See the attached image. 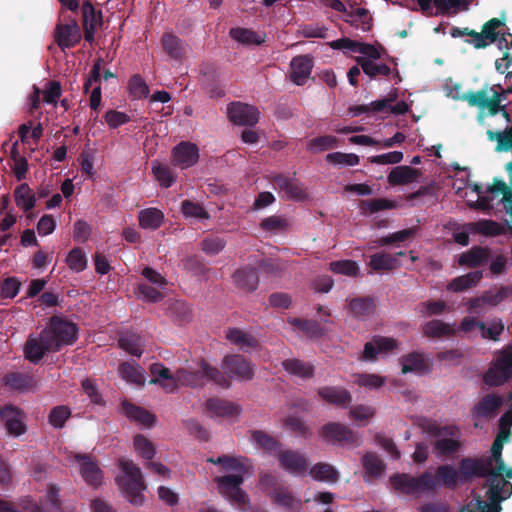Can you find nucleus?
Masks as SVG:
<instances>
[{"label":"nucleus","instance_id":"nucleus-1","mask_svg":"<svg viewBox=\"0 0 512 512\" xmlns=\"http://www.w3.org/2000/svg\"><path fill=\"white\" fill-rule=\"evenodd\" d=\"M119 467L122 476L116 478L124 497L132 504L140 506L144 503L143 491L147 488L140 468L132 460L120 459Z\"/></svg>","mask_w":512,"mask_h":512},{"label":"nucleus","instance_id":"nucleus-2","mask_svg":"<svg viewBox=\"0 0 512 512\" xmlns=\"http://www.w3.org/2000/svg\"><path fill=\"white\" fill-rule=\"evenodd\" d=\"M498 86L485 85L477 91H468L461 97L469 106L476 107L481 111L487 110L490 116L501 114L507 122L511 121L510 113L506 109V105L502 104L503 93L496 90Z\"/></svg>","mask_w":512,"mask_h":512},{"label":"nucleus","instance_id":"nucleus-3","mask_svg":"<svg viewBox=\"0 0 512 512\" xmlns=\"http://www.w3.org/2000/svg\"><path fill=\"white\" fill-rule=\"evenodd\" d=\"M43 332L44 338L55 345L56 352L60 351L62 346L72 345L78 338L77 325L59 316H52Z\"/></svg>","mask_w":512,"mask_h":512},{"label":"nucleus","instance_id":"nucleus-4","mask_svg":"<svg viewBox=\"0 0 512 512\" xmlns=\"http://www.w3.org/2000/svg\"><path fill=\"white\" fill-rule=\"evenodd\" d=\"M512 376V343L501 350L492 366L484 374L485 384L496 387L504 384Z\"/></svg>","mask_w":512,"mask_h":512},{"label":"nucleus","instance_id":"nucleus-5","mask_svg":"<svg viewBox=\"0 0 512 512\" xmlns=\"http://www.w3.org/2000/svg\"><path fill=\"white\" fill-rule=\"evenodd\" d=\"M430 432L436 437L433 448L438 457L453 456L460 451L462 444L456 427H435Z\"/></svg>","mask_w":512,"mask_h":512},{"label":"nucleus","instance_id":"nucleus-6","mask_svg":"<svg viewBox=\"0 0 512 512\" xmlns=\"http://www.w3.org/2000/svg\"><path fill=\"white\" fill-rule=\"evenodd\" d=\"M219 492L228 498L232 503L245 508L249 504L248 494L241 488L244 482V475L229 474L215 478Z\"/></svg>","mask_w":512,"mask_h":512},{"label":"nucleus","instance_id":"nucleus-7","mask_svg":"<svg viewBox=\"0 0 512 512\" xmlns=\"http://www.w3.org/2000/svg\"><path fill=\"white\" fill-rule=\"evenodd\" d=\"M219 492L228 498L232 503L245 508L249 504L248 494L241 488L244 482V475L229 474L215 478Z\"/></svg>","mask_w":512,"mask_h":512},{"label":"nucleus","instance_id":"nucleus-8","mask_svg":"<svg viewBox=\"0 0 512 512\" xmlns=\"http://www.w3.org/2000/svg\"><path fill=\"white\" fill-rule=\"evenodd\" d=\"M389 481L394 490L405 495L428 491V486L432 483L430 476L425 472L417 477L407 473H395L390 476Z\"/></svg>","mask_w":512,"mask_h":512},{"label":"nucleus","instance_id":"nucleus-9","mask_svg":"<svg viewBox=\"0 0 512 512\" xmlns=\"http://www.w3.org/2000/svg\"><path fill=\"white\" fill-rule=\"evenodd\" d=\"M319 436L328 444L359 446V438L348 426L339 422H329L321 427Z\"/></svg>","mask_w":512,"mask_h":512},{"label":"nucleus","instance_id":"nucleus-10","mask_svg":"<svg viewBox=\"0 0 512 512\" xmlns=\"http://www.w3.org/2000/svg\"><path fill=\"white\" fill-rule=\"evenodd\" d=\"M510 297L512 298V285L493 286L480 296L471 298L468 310L470 313L480 314L485 306L495 307Z\"/></svg>","mask_w":512,"mask_h":512},{"label":"nucleus","instance_id":"nucleus-11","mask_svg":"<svg viewBox=\"0 0 512 512\" xmlns=\"http://www.w3.org/2000/svg\"><path fill=\"white\" fill-rule=\"evenodd\" d=\"M254 365L239 354L227 355L222 361V369L229 378L249 381L254 377Z\"/></svg>","mask_w":512,"mask_h":512},{"label":"nucleus","instance_id":"nucleus-12","mask_svg":"<svg viewBox=\"0 0 512 512\" xmlns=\"http://www.w3.org/2000/svg\"><path fill=\"white\" fill-rule=\"evenodd\" d=\"M491 463L484 458L464 457L458 462V474L461 484H466L474 478H485L489 474Z\"/></svg>","mask_w":512,"mask_h":512},{"label":"nucleus","instance_id":"nucleus-13","mask_svg":"<svg viewBox=\"0 0 512 512\" xmlns=\"http://www.w3.org/2000/svg\"><path fill=\"white\" fill-rule=\"evenodd\" d=\"M425 473H428L432 481L428 486V491H435L441 487L454 490L462 485L457 469L451 464L438 466L435 473L431 471H425Z\"/></svg>","mask_w":512,"mask_h":512},{"label":"nucleus","instance_id":"nucleus-14","mask_svg":"<svg viewBox=\"0 0 512 512\" xmlns=\"http://www.w3.org/2000/svg\"><path fill=\"white\" fill-rule=\"evenodd\" d=\"M229 120L239 126H255L260 117V112L255 106L242 103L232 102L227 107Z\"/></svg>","mask_w":512,"mask_h":512},{"label":"nucleus","instance_id":"nucleus-15","mask_svg":"<svg viewBox=\"0 0 512 512\" xmlns=\"http://www.w3.org/2000/svg\"><path fill=\"white\" fill-rule=\"evenodd\" d=\"M506 28L505 20L499 18H492L485 22L482 26V31L477 32L476 39L467 40L466 42L472 44L476 49H484L490 43H495Z\"/></svg>","mask_w":512,"mask_h":512},{"label":"nucleus","instance_id":"nucleus-16","mask_svg":"<svg viewBox=\"0 0 512 512\" xmlns=\"http://www.w3.org/2000/svg\"><path fill=\"white\" fill-rule=\"evenodd\" d=\"M81 31L76 19L67 23H58L54 30V39L61 50L75 47L81 40Z\"/></svg>","mask_w":512,"mask_h":512},{"label":"nucleus","instance_id":"nucleus-17","mask_svg":"<svg viewBox=\"0 0 512 512\" xmlns=\"http://www.w3.org/2000/svg\"><path fill=\"white\" fill-rule=\"evenodd\" d=\"M82 26L84 30V39L92 44L95 40V33L103 24V14L101 10H96L91 1H84L81 7Z\"/></svg>","mask_w":512,"mask_h":512},{"label":"nucleus","instance_id":"nucleus-18","mask_svg":"<svg viewBox=\"0 0 512 512\" xmlns=\"http://www.w3.org/2000/svg\"><path fill=\"white\" fill-rule=\"evenodd\" d=\"M279 465L289 474L304 475L309 468V462L304 454L296 450H280L277 454Z\"/></svg>","mask_w":512,"mask_h":512},{"label":"nucleus","instance_id":"nucleus-19","mask_svg":"<svg viewBox=\"0 0 512 512\" xmlns=\"http://www.w3.org/2000/svg\"><path fill=\"white\" fill-rule=\"evenodd\" d=\"M199 159V149L196 144L182 141L171 151V163L181 169L194 166Z\"/></svg>","mask_w":512,"mask_h":512},{"label":"nucleus","instance_id":"nucleus-20","mask_svg":"<svg viewBox=\"0 0 512 512\" xmlns=\"http://www.w3.org/2000/svg\"><path fill=\"white\" fill-rule=\"evenodd\" d=\"M0 417L10 435L19 437L27 431V426L24 423L25 414L20 408L5 405L0 409Z\"/></svg>","mask_w":512,"mask_h":512},{"label":"nucleus","instance_id":"nucleus-21","mask_svg":"<svg viewBox=\"0 0 512 512\" xmlns=\"http://www.w3.org/2000/svg\"><path fill=\"white\" fill-rule=\"evenodd\" d=\"M48 352H56L55 345L44 338L43 330L38 338L29 336L24 346V356L29 362L38 364Z\"/></svg>","mask_w":512,"mask_h":512},{"label":"nucleus","instance_id":"nucleus-22","mask_svg":"<svg viewBox=\"0 0 512 512\" xmlns=\"http://www.w3.org/2000/svg\"><path fill=\"white\" fill-rule=\"evenodd\" d=\"M484 484L487 487L486 497L488 500L503 502L512 495V483L503 475L491 474L486 476Z\"/></svg>","mask_w":512,"mask_h":512},{"label":"nucleus","instance_id":"nucleus-23","mask_svg":"<svg viewBox=\"0 0 512 512\" xmlns=\"http://www.w3.org/2000/svg\"><path fill=\"white\" fill-rule=\"evenodd\" d=\"M72 458L79 464L80 474L87 484L97 487L102 483V471L89 455L75 453Z\"/></svg>","mask_w":512,"mask_h":512},{"label":"nucleus","instance_id":"nucleus-24","mask_svg":"<svg viewBox=\"0 0 512 512\" xmlns=\"http://www.w3.org/2000/svg\"><path fill=\"white\" fill-rule=\"evenodd\" d=\"M491 252L488 246L475 245L459 255L458 264L468 268L484 266L489 262Z\"/></svg>","mask_w":512,"mask_h":512},{"label":"nucleus","instance_id":"nucleus-25","mask_svg":"<svg viewBox=\"0 0 512 512\" xmlns=\"http://www.w3.org/2000/svg\"><path fill=\"white\" fill-rule=\"evenodd\" d=\"M291 81L301 86L309 78L313 68V58L310 55H299L294 57L290 62Z\"/></svg>","mask_w":512,"mask_h":512},{"label":"nucleus","instance_id":"nucleus-26","mask_svg":"<svg viewBox=\"0 0 512 512\" xmlns=\"http://www.w3.org/2000/svg\"><path fill=\"white\" fill-rule=\"evenodd\" d=\"M317 393L322 400L338 407L346 408L352 402L351 393L340 386H324L319 388Z\"/></svg>","mask_w":512,"mask_h":512},{"label":"nucleus","instance_id":"nucleus-27","mask_svg":"<svg viewBox=\"0 0 512 512\" xmlns=\"http://www.w3.org/2000/svg\"><path fill=\"white\" fill-rule=\"evenodd\" d=\"M232 280L237 288L245 292H253L259 285L258 271L252 266L241 267L233 273Z\"/></svg>","mask_w":512,"mask_h":512},{"label":"nucleus","instance_id":"nucleus-28","mask_svg":"<svg viewBox=\"0 0 512 512\" xmlns=\"http://www.w3.org/2000/svg\"><path fill=\"white\" fill-rule=\"evenodd\" d=\"M467 228L472 233H478L487 237L504 235L507 231L512 235V226L506 227L490 219H480L476 222L468 223Z\"/></svg>","mask_w":512,"mask_h":512},{"label":"nucleus","instance_id":"nucleus-29","mask_svg":"<svg viewBox=\"0 0 512 512\" xmlns=\"http://www.w3.org/2000/svg\"><path fill=\"white\" fill-rule=\"evenodd\" d=\"M150 372L153 376L150 384H159L167 393H172L177 389L175 374H172L169 368L161 363H153L150 366Z\"/></svg>","mask_w":512,"mask_h":512},{"label":"nucleus","instance_id":"nucleus-30","mask_svg":"<svg viewBox=\"0 0 512 512\" xmlns=\"http://www.w3.org/2000/svg\"><path fill=\"white\" fill-rule=\"evenodd\" d=\"M161 45L165 53L174 60H182L188 51V44L171 32H166L161 38Z\"/></svg>","mask_w":512,"mask_h":512},{"label":"nucleus","instance_id":"nucleus-31","mask_svg":"<svg viewBox=\"0 0 512 512\" xmlns=\"http://www.w3.org/2000/svg\"><path fill=\"white\" fill-rule=\"evenodd\" d=\"M121 407L124 415L131 421H135L148 428L154 426L156 417L148 410L126 400L122 402Z\"/></svg>","mask_w":512,"mask_h":512},{"label":"nucleus","instance_id":"nucleus-32","mask_svg":"<svg viewBox=\"0 0 512 512\" xmlns=\"http://www.w3.org/2000/svg\"><path fill=\"white\" fill-rule=\"evenodd\" d=\"M206 408L209 412L218 417H236L241 413V407L231 401L218 397L206 401Z\"/></svg>","mask_w":512,"mask_h":512},{"label":"nucleus","instance_id":"nucleus-33","mask_svg":"<svg viewBox=\"0 0 512 512\" xmlns=\"http://www.w3.org/2000/svg\"><path fill=\"white\" fill-rule=\"evenodd\" d=\"M4 385L10 390L26 392L32 390L36 382L32 375L22 372H9L3 378Z\"/></svg>","mask_w":512,"mask_h":512},{"label":"nucleus","instance_id":"nucleus-34","mask_svg":"<svg viewBox=\"0 0 512 512\" xmlns=\"http://www.w3.org/2000/svg\"><path fill=\"white\" fill-rule=\"evenodd\" d=\"M421 176L419 169L407 165L394 167L388 177V183L392 186L406 185L416 181Z\"/></svg>","mask_w":512,"mask_h":512},{"label":"nucleus","instance_id":"nucleus-35","mask_svg":"<svg viewBox=\"0 0 512 512\" xmlns=\"http://www.w3.org/2000/svg\"><path fill=\"white\" fill-rule=\"evenodd\" d=\"M273 184L292 199L302 200L306 198L304 189L294 180L283 174L273 177Z\"/></svg>","mask_w":512,"mask_h":512},{"label":"nucleus","instance_id":"nucleus-36","mask_svg":"<svg viewBox=\"0 0 512 512\" xmlns=\"http://www.w3.org/2000/svg\"><path fill=\"white\" fill-rule=\"evenodd\" d=\"M164 213L158 208H145L139 211L138 221L142 229L155 231L164 223Z\"/></svg>","mask_w":512,"mask_h":512},{"label":"nucleus","instance_id":"nucleus-37","mask_svg":"<svg viewBox=\"0 0 512 512\" xmlns=\"http://www.w3.org/2000/svg\"><path fill=\"white\" fill-rule=\"evenodd\" d=\"M483 278V272L476 270L452 279L447 285V289L453 292H464L477 286Z\"/></svg>","mask_w":512,"mask_h":512},{"label":"nucleus","instance_id":"nucleus-38","mask_svg":"<svg viewBox=\"0 0 512 512\" xmlns=\"http://www.w3.org/2000/svg\"><path fill=\"white\" fill-rule=\"evenodd\" d=\"M502 405V398L495 394H487L474 407V414L480 418H489Z\"/></svg>","mask_w":512,"mask_h":512},{"label":"nucleus","instance_id":"nucleus-39","mask_svg":"<svg viewBox=\"0 0 512 512\" xmlns=\"http://www.w3.org/2000/svg\"><path fill=\"white\" fill-rule=\"evenodd\" d=\"M226 338L245 352L258 346V340L254 336L239 328H230L226 333Z\"/></svg>","mask_w":512,"mask_h":512},{"label":"nucleus","instance_id":"nucleus-40","mask_svg":"<svg viewBox=\"0 0 512 512\" xmlns=\"http://www.w3.org/2000/svg\"><path fill=\"white\" fill-rule=\"evenodd\" d=\"M309 475L316 481L322 482H337L340 478L339 472L334 466L328 463L319 462L308 468Z\"/></svg>","mask_w":512,"mask_h":512},{"label":"nucleus","instance_id":"nucleus-41","mask_svg":"<svg viewBox=\"0 0 512 512\" xmlns=\"http://www.w3.org/2000/svg\"><path fill=\"white\" fill-rule=\"evenodd\" d=\"M369 266L374 271H391L401 266L396 256L378 252L370 256Z\"/></svg>","mask_w":512,"mask_h":512},{"label":"nucleus","instance_id":"nucleus-42","mask_svg":"<svg viewBox=\"0 0 512 512\" xmlns=\"http://www.w3.org/2000/svg\"><path fill=\"white\" fill-rule=\"evenodd\" d=\"M401 372L407 374L409 372L424 373L427 371V364L424 356L419 352H412L400 358Z\"/></svg>","mask_w":512,"mask_h":512},{"label":"nucleus","instance_id":"nucleus-43","mask_svg":"<svg viewBox=\"0 0 512 512\" xmlns=\"http://www.w3.org/2000/svg\"><path fill=\"white\" fill-rule=\"evenodd\" d=\"M282 366L288 373L303 379H310L314 375V366L299 359H286L282 362Z\"/></svg>","mask_w":512,"mask_h":512},{"label":"nucleus","instance_id":"nucleus-44","mask_svg":"<svg viewBox=\"0 0 512 512\" xmlns=\"http://www.w3.org/2000/svg\"><path fill=\"white\" fill-rule=\"evenodd\" d=\"M356 62L370 79H375L379 76H389L391 73V68L387 64H378L371 59H366L364 56L357 57Z\"/></svg>","mask_w":512,"mask_h":512},{"label":"nucleus","instance_id":"nucleus-45","mask_svg":"<svg viewBox=\"0 0 512 512\" xmlns=\"http://www.w3.org/2000/svg\"><path fill=\"white\" fill-rule=\"evenodd\" d=\"M118 343L123 350L133 356L140 357L143 353L144 340L137 333L126 332L122 334Z\"/></svg>","mask_w":512,"mask_h":512},{"label":"nucleus","instance_id":"nucleus-46","mask_svg":"<svg viewBox=\"0 0 512 512\" xmlns=\"http://www.w3.org/2000/svg\"><path fill=\"white\" fill-rule=\"evenodd\" d=\"M251 439L257 446L268 453L278 454L281 450V442L262 430H253L251 432Z\"/></svg>","mask_w":512,"mask_h":512},{"label":"nucleus","instance_id":"nucleus-47","mask_svg":"<svg viewBox=\"0 0 512 512\" xmlns=\"http://www.w3.org/2000/svg\"><path fill=\"white\" fill-rule=\"evenodd\" d=\"M14 198L17 207L25 212L31 211L36 204V195L32 193L26 183H22L14 190Z\"/></svg>","mask_w":512,"mask_h":512},{"label":"nucleus","instance_id":"nucleus-48","mask_svg":"<svg viewBox=\"0 0 512 512\" xmlns=\"http://www.w3.org/2000/svg\"><path fill=\"white\" fill-rule=\"evenodd\" d=\"M288 322L310 338H318L325 333V329L316 320L291 318Z\"/></svg>","mask_w":512,"mask_h":512},{"label":"nucleus","instance_id":"nucleus-49","mask_svg":"<svg viewBox=\"0 0 512 512\" xmlns=\"http://www.w3.org/2000/svg\"><path fill=\"white\" fill-rule=\"evenodd\" d=\"M423 333L429 338H439L455 334V329L448 323L435 319L424 324Z\"/></svg>","mask_w":512,"mask_h":512},{"label":"nucleus","instance_id":"nucleus-50","mask_svg":"<svg viewBox=\"0 0 512 512\" xmlns=\"http://www.w3.org/2000/svg\"><path fill=\"white\" fill-rule=\"evenodd\" d=\"M232 39L242 44L261 45L265 41V35L246 28H232L229 32Z\"/></svg>","mask_w":512,"mask_h":512},{"label":"nucleus","instance_id":"nucleus-51","mask_svg":"<svg viewBox=\"0 0 512 512\" xmlns=\"http://www.w3.org/2000/svg\"><path fill=\"white\" fill-rule=\"evenodd\" d=\"M362 465L368 476L379 478L385 470L384 462L374 452H367L362 458Z\"/></svg>","mask_w":512,"mask_h":512},{"label":"nucleus","instance_id":"nucleus-52","mask_svg":"<svg viewBox=\"0 0 512 512\" xmlns=\"http://www.w3.org/2000/svg\"><path fill=\"white\" fill-rule=\"evenodd\" d=\"M175 382L177 383V386L180 384L192 388L202 387L204 385L202 372L189 371L183 368L176 371Z\"/></svg>","mask_w":512,"mask_h":512},{"label":"nucleus","instance_id":"nucleus-53","mask_svg":"<svg viewBox=\"0 0 512 512\" xmlns=\"http://www.w3.org/2000/svg\"><path fill=\"white\" fill-rule=\"evenodd\" d=\"M200 367L202 369L203 378L206 377L209 380L213 381L216 385L222 388H229L231 383L226 376L225 372H221L217 367L211 366L205 360H201Z\"/></svg>","mask_w":512,"mask_h":512},{"label":"nucleus","instance_id":"nucleus-54","mask_svg":"<svg viewBox=\"0 0 512 512\" xmlns=\"http://www.w3.org/2000/svg\"><path fill=\"white\" fill-rule=\"evenodd\" d=\"M118 370L121 377L128 382L137 385H143L145 382L144 375L139 365L130 362H124L119 366Z\"/></svg>","mask_w":512,"mask_h":512},{"label":"nucleus","instance_id":"nucleus-55","mask_svg":"<svg viewBox=\"0 0 512 512\" xmlns=\"http://www.w3.org/2000/svg\"><path fill=\"white\" fill-rule=\"evenodd\" d=\"M360 207L364 212L374 214L383 210L395 209L397 207V203L386 198H374L361 201Z\"/></svg>","mask_w":512,"mask_h":512},{"label":"nucleus","instance_id":"nucleus-56","mask_svg":"<svg viewBox=\"0 0 512 512\" xmlns=\"http://www.w3.org/2000/svg\"><path fill=\"white\" fill-rule=\"evenodd\" d=\"M269 496L274 503L285 508H292L296 502L289 487L284 485L276 487L274 491H269Z\"/></svg>","mask_w":512,"mask_h":512},{"label":"nucleus","instance_id":"nucleus-57","mask_svg":"<svg viewBox=\"0 0 512 512\" xmlns=\"http://www.w3.org/2000/svg\"><path fill=\"white\" fill-rule=\"evenodd\" d=\"M71 416L69 407L60 405L53 407L48 414V423L55 429H61Z\"/></svg>","mask_w":512,"mask_h":512},{"label":"nucleus","instance_id":"nucleus-58","mask_svg":"<svg viewBox=\"0 0 512 512\" xmlns=\"http://www.w3.org/2000/svg\"><path fill=\"white\" fill-rule=\"evenodd\" d=\"M152 172L161 186L169 188L175 182V176L167 165L158 161L152 163Z\"/></svg>","mask_w":512,"mask_h":512},{"label":"nucleus","instance_id":"nucleus-59","mask_svg":"<svg viewBox=\"0 0 512 512\" xmlns=\"http://www.w3.org/2000/svg\"><path fill=\"white\" fill-rule=\"evenodd\" d=\"M338 139L332 135L315 137L307 144V149L313 153L326 151L337 147Z\"/></svg>","mask_w":512,"mask_h":512},{"label":"nucleus","instance_id":"nucleus-60","mask_svg":"<svg viewBox=\"0 0 512 512\" xmlns=\"http://www.w3.org/2000/svg\"><path fill=\"white\" fill-rule=\"evenodd\" d=\"M350 310L356 317H365L373 313L374 301L369 297L355 298L349 304Z\"/></svg>","mask_w":512,"mask_h":512},{"label":"nucleus","instance_id":"nucleus-61","mask_svg":"<svg viewBox=\"0 0 512 512\" xmlns=\"http://www.w3.org/2000/svg\"><path fill=\"white\" fill-rule=\"evenodd\" d=\"M133 444L138 454L148 461L152 460L156 454V449L153 443L142 434H137L134 437Z\"/></svg>","mask_w":512,"mask_h":512},{"label":"nucleus","instance_id":"nucleus-62","mask_svg":"<svg viewBox=\"0 0 512 512\" xmlns=\"http://www.w3.org/2000/svg\"><path fill=\"white\" fill-rule=\"evenodd\" d=\"M250 460L246 457H233L224 455L223 468L228 471H235L236 474L244 475L248 472Z\"/></svg>","mask_w":512,"mask_h":512},{"label":"nucleus","instance_id":"nucleus-63","mask_svg":"<svg viewBox=\"0 0 512 512\" xmlns=\"http://www.w3.org/2000/svg\"><path fill=\"white\" fill-rule=\"evenodd\" d=\"M66 263L68 267L75 272L85 270L87 267V258L84 251L79 247L73 248L67 255Z\"/></svg>","mask_w":512,"mask_h":512},{"label":"nucleus","instance_id":"nucleus-64","mask_svg":"<svg viewBox=\"0 0 512 512\" xmlns=\"http://www.w3.org/2000/svg\"><path fill=\"white\" fill-rule=\"evenodd\" d=\"M128 87L130 94L134 98H146L149 94V87L139 74H135L129 79Z\"/></svg>","mask_w":512,"mask_h":512}]
</instances>
